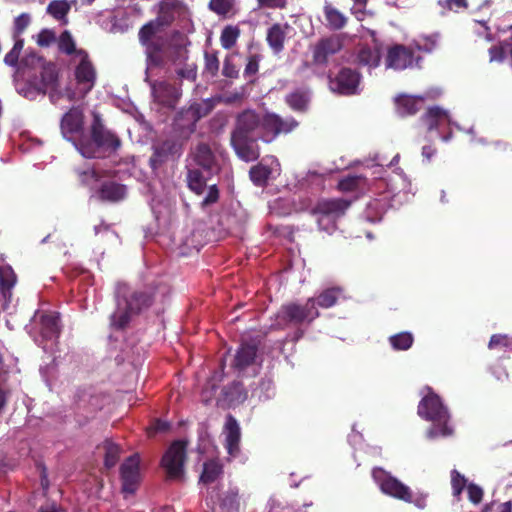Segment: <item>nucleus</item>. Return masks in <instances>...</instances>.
Here are the masks:
<instances>
[{
    "label": "nucleus",
    "instance_id": "1",
    "mask_svg": "<svg viewBox=\"0 0 512 512\" xmlns=\"http://www.w3.org/2000/svg\"><path fill=\"white\" fill-rule=\"evenodd\" d=\"M299 126L292 116L282 118L272 112L260 114L253 109L238 113L230 134V144L238 158L252 162L259 158L258 140L273 142L281 134H289Z\"/></svg>",
    "mask_w": 512,
    "mask_h": 512
},
{
    "label": "nucleus",
    "instance_id": "2",
    "mask_svg": "<svg viewBox=\"0 0 512 512\" xmlns=\"http://www.w3.org/2000/svg\"><path fill=\"white\" fill-rule=\"evenodd\" d=\"M91 137L81 136L74 141L76 149L85 158H103L105 152L114 153L121 146L120 138L106 129L99 114H93L90 127Z\"/></svg>",
    "mask_w": 512,
    "mask_h": 512
},
{
    "label": "nucleus",
    "instance_id": "3",
    "mask_svg": "<svg viewBox=\"0 0 512 512\" xmlns=\"http://www.w3.org/2000/svg\"><path fill=\"white\" fill-rule=\"evenodd\" d=\"M427 394L420 400L417 408L418 415L432 423L426 435L429 439L448 437L453 434V428L449 425L450 414L443 405L441 398L432 390L426 387Z\"/></svg>",
    "mask_w": 512,
    "mask_h": 512
},
{
    "label": "nucleus",
    "instance_id": "4",
    "mask_svg": "<svg viewBox=\"0 0 512 512\" xmlns=\"http://www.w3.org/2000/svg\"><path fill=\"white\" fill-rule=\"evenodd\" d=\"M215 108L213 98L193 102L188 107L181 108L173 119V130L184 140L196 131L197 122L209 115Z\"/></svg>",
    "mask_w": 512,
    "mask_h": 512
},
{
    "label": "nucleus",
    "instance_id": "5",
    "mask_svg": "<svg viewBox=\"0 0 512 512\" xmlns=\"http://www.w3.org/2000/svg\"><path fill=\"white\" fill-rule=\"evenodd\" d=\"M350 205L351 201L344 198L324 199L318 201L311 212L319 229L331 234L337 228V220L345 214Z\"/></svg>",
    "mask_w": 512,
    "mask_h": 512
},
{
    "label": "nucleus",
    "instance_id": "6",
    "mask_svg": "<svg viewBox=\"0 0 512 512\" xmlns=\"http://www.w3.org/2000/svg\"><path fill=\"white\" fill-rule=\"evenodd\" d=\"M150 66L161 67L167 60L172 62L186 58L187 51L181 45H171L163 37H157L143 45Z\"/></svg>",
    "mask_w": 512,
    "mask_h": 512
},
{
    "label": "nucleus",
    "instance_id": "7",
    "mask_svg": "<svg viewBox=\"0 0 512 512\" xmlns=\"http://www.w3.org/2000/svg\"><path fill=\"white\" fill-rule=\"evenodd\" d=\"M187 460V442L183 440L173 441L161 459L167 478L180 480L184 476V465Z\"/></svg>",
    "mask_w": 512,
    "mask_h": 512
},
{
    "label": "nucleus",
    "instance_id": "8",
    "mask_svg": "<svg viewBox=\"0 0 512 512\" xmlns=\"http://www.w3.org/2000/svg\"><path fill=\"white\" fill-rule=\"evenodd\" d=\"M372 477L384 494L404 502L411 500V489L384 469L375 467Z\"/></svg>",
    "mask_w": 512,
    "mask_h": 512
},
{
    "label": "nucleus",
    "instance_id": "9",
    "mask_svg": "<svg viewBox=\"0 0 512 512\" xmlns=\"http://www.w3.org/2000/svg\"><path fill=\"white\" fill-rule=\"evenodd\" d=\"M280 313V317L283 321L295 325L302 324L305 321L310 323L320 315L318 309L315 307L314 297L309 298L304 305L297 303L283 305Z\"/></svg>",
    "mask_w": 512,
    "mask_h": 512
},
{
    "label": "nucleus",
    "instance_id": "10",
    "mask_svg": "<svg viewBox=\"0 0 512 512\" xmlns=\"http://www.w3.org/2000/svg\"><path fill=\"white\" fill-rule=\"evenodd\" d=\"M421 56H416L412 47L395 44L390 47L386 55V66L394 70H404L414 65L421 68Z\"/></svg>",
    "mask_w": 512,
    "mask_h": 512
},
{
    "label": "nucleus",
    "instance_id": "11",
    "mask_svg": "<svg viewBox=\"0 0 512 512\" xmlns=\"http://www.w3.org/2000/svg\"><path fill=\"white\" fill-rule=\"evenodd\" d=\"M77 56L80 57V62L75 67L74 76L82 96H85L95 86L97 72L87 51L80 49L77 51Z\"/></svg>",
    "mask_w": 512,
    "mask_h": 512
},
{
    "label": "nucleus",
    "instance_id": "12",
    "mask_svg": "<svg viewBox=\"0 0 512 512\" xmlns=\"http://www.w3.org/2000/svg\"><path fill=\"white\" fill-rule=\"evenodd\" d=\"M183 152V143L176 139H166L153 146V153L149 159L153 170L160 168L170 160L178 159Z\"/></svg>",
    "mask_w": 512,
    "mask_h": 512
},
{
    "label": "nucleus",
    "instance_id": "13",
    "mask_svg": "<svg viewBox=\"0 0 512 512\" xmlns=\"http://www.w3.org/2000/svg\"><path fill=\"white\" fill-rule=\"evenodd\" d=\"M360 74L351 68H342L334 77L329 76V88L340 95H353L357 93L360 83Z\"/></svg>",
    "mask_w": 512,
    "mask_h": 512
},
{
    "label": "nucleus",
    "instance_id": "14",
    "mask_svg": "<svg viewBox=\"0 0 512 512\" xmlns=\"http://www.w3.org/2000/svg\"><path fill=\"white\" fill-rule=\"evenodd\" d=\"M342 49V42L338 36L322 38L313 47L312 61L317 66L327 65L329 58Z\"/></svg>",
    "mask_w": 512,
    "mask_h": 512
},
{
    "label": "nucleus",
    "instance_id": "15",
    "mask_svg": "<svg viewBox=\"0 0 512 512\" xmlns=\"http://www.w3.org/2000/svg\"><path fill=\"white\" fill-rule=\"evenodd\" d=\"M140 460L138 455L128 457L120 467L122 490L126 493H134L140 481Z\"/></svg>",
    "mask_w": 512,
    "mask_h": 512
},
{
    "label": "nucleus",
    "instance_id": "16",
    "mask_svg": "<svg viewBox=\"0 0 512 512\" xmlns=\"http://www.w3.org/2000/svg\"><path fill=\"white\" fill-rule=\"evenodd\" d=\"M154 99L160 105L167 108H175L182 96L179 86L166 81L156 82L152 85Z\"/></svg>",
    "mask_w": 512,
    "mask_h": 512
},
{
    "label": "nucleus",
    "instance_id": "17",
    "mask_svg": "<svg viewBox=\"0 0 512 512\" xmlns=\"http://www.w3.org/2000/svg\"><path fill=\"white\" fill-rule=\"evenodd\" d=\"M156 287L145 286L141 289L134 290L129 296H125V303L134 314L149 309L155 302Z\"/></svg>",
    "mask_w": 512,
    "mask_h": 512
},
{
    "label": "nucleus",
    "instance_id": "18",
    "mask_svg": "<svg viewBox=\"0 0 512 512\" xmlns=\"http://www.w3.org/2000/svg\"><path fill=\"white\" fill-rule=\"evenodd\" d=\"M84 115L80 107H72L61 119V131L64 137L70 139L83 131Z\"/></svg>",
    "mask_w": 512,
    "mask_h": 512
},
{
    "label": "nucleus",
    "instance_id": "19",
    "mask_svg": "<svg viewBox=\"0 0 512 512\" xmlns=\"http://www.w3.org/2000/svg\"><path fill=\"white\" fill-rule=\"evenodd\" d=\"M241 432L237 420L228 415L225 423V448L229 455L236 456L240 451Z\"/></svg>",
    "mask_w": 512,
    "mask_h": 512
},
{
    "label": "nucleus",
    "instance_id": "20",
    "mask_svg": "<svg viewBox=\"0 0 512 512\" xmlns=\"http://www.w3.org/2000/svg\"><path fill=\"white\" fill-rule=\"evenodd\" d=\"M258 347L253 343H241L238 347L232 367L241 371L252 365L257 356Z\"/></svg>",
    "mask_w": 512,
    "mask_h": 512
},
{
    "label": "nucleus",
    "instance_id": "21",
    "mask_svg": "<svg viewBox=\"0 0 512 512\" xmlns=\"http://www.w3.org/2000/svg\"><path fill=\"white\" fill-rule=\"evenodd\" d=\"M311 91L307 87L296 88L285 96V103L295 112L304 113L308 110Z\"/></svg>",
    "mask_w": 512,
    "mask_h": 512
},
{
    "label": "nucleus",
    "instance_id": "22",
    "mask_svg": "<svg viewBox=\"0 0 512 512\" xmlns=\"http://www.w3.org/2000/svg\"><path fill=\"white\" fill-rule=\"evenodd\" d=\"M126 186L115 181H105L98 189V196L102 201L119 202L126 197Z\"/></svg>",
    "mask_w": 512,
    "mask_h": 512
},
{
    "label": "nucleus",
    "instance_id": "23",
    "mask_svg": "<svg viewBox=\"0 0 512 512\" xmlns=\"http://www.w3.org/2000/svg\"><path fill=\"white\" fill-rule=\"evenodd\" d=\"M192 155L195 163L204 170L212 171L216 165L215 155L207 143H198L195 146Z\"/></svg>",
    "mask_w": 512,
    "mask_h": 512
},
{
    "label": "nucleus",
    "instance_id": "24",
    "mask_svg": "<svg viewBox=\"0 0 512 512\" xmlns=\"http://www.w3.org/2000/svg\"><path fill=\"white\" fill-rule=\"evenodd\" d=\"M323 13L326 26L332 31L341 30L347 25L348 18L328 1L324 3Z\"/></svg>",
    "mask_w": 512,
    "mask_h": 512
},
{
    "label": "nucleus",
    "instance_id": "25",
    "mask_svg": "<svg viewBox=\"0 0 512 512\" xmlns=\"http://www.w3.org/2000/svg\"><path fill=\"white\" fill-rule=\"evenodd\" d=\"M423 101L422 97L401 95L395 100L397 113L402 117L414 115L422 108Z\"/></svg>",
    "mask_w": 512,
    "mask_h": 512
},
{
    "label": "nucleus",
    "instance_id": "26",
    "mask_svg": "<svg viewBox=\"0 0 512 512\" xmlns=\"http://www.w3.org/2000/svg\"><path fill=\"white\" fill-rule=\"evenodd\" d=\"M422 123L426 126L427 130L438 129L449 123V116L447 111L439 107H431L421 117Z\"/></svg>",
    "mask_w": 512,
    "mask_h": 512
},
{
    "label": "nucleus",
    "instance_id": "27",
    "mask_svg": "<svg viewBox=\"0 0 512 512\" xmlns=\"http://www.w3.org/2000/svg\"><path fill=\"white\" fill-rule=\"evenodd\" d=\"M288 27L289 26L287 24L281 25L279 23H275L268 29L266 40L270 48L275 53H279L284 49L286 39L285 29Z\"/></svg>",
    "mask_w": 512,
    "mask_h": 512
},
{
    "label": "nucleus",
    "instance_id": "28",
    "mask_svg": "<svg viewBox=\"0 0 512 512\" xmlns=\"http://www.w3.org/2000/svg\"><path fill=\"white\" fill-rule=\"evenodd\" d=\"M60 318L58 313L51 312L41 316V334L46 339L58 337L60 334Z\"/></svg>",
    "mask_w": 512,
    "mask_h": 512
},
{
    "label": "nucleus",
    "instance_id": "29",
    "mask_svg": "<svg viewBox=\"0 0 512 512\" xmlns=\"http://www.w3.org/2000/svg\"><path fill=\"white\" fill-rule=\"evenodd\" d=\"M344 297V289L342 287H331L323 290L315 297V307L324 309L331 308L337 304L340 298Z\"/></svg>",
    "mask_w": 512,
    "mask_h": 512
},
{
    "label": "nucleus",
    "instance_id": "30",
    "mask_svg": "<svg viewBox=\"0 0 512 512\" xmlns=\"http://www.w3.org/2000/svg\"><path fill=\"white\" fill-rule=\"evenodd\" d=\"M355 63L369 68L377 67L380 63V53L377 49L362 46L356 54Z\"/></svg>",
    "mask_w": 512,
    "mask_h": 512
},
{
    "label": "nucleus",
    "instance_id": "31",
    "mask_svg": "<svg viewBox=\"0 0 512 512\" xmlns=\"http://www.w3.org/2000/svg\"><path fill=\"white\" fill-rule=\"evenodd\" d=\"M178 7L177 2H163L160 4L158 16L154 19L158 26L162 29L163 27L170 26L175 19V10Z\"/></svg>",
    "mask_w": 512,
    "mask_h": 512
},
{
    "label": "nucleus",
    "instance_id": "32",
    "mask_svg": "<svg viewBox=\"0 0 512 512\" xmlns=\"http://www.w3.org/2000/svg\"><path fill=\"white\" fill-rule=\"evenodd\" d=\"M132 315L135 314L129 309L128 304L124 308L118 307L110 316V326L115 330H124L128 327Z\"/></svg>",
    "mask_w": 512,
    "mask_h": 512
},
{
    "label": "nucleus",
    "instance_id": "33",
    "mask_svg": "<svg viewBox=\"0 0 512 512\" xmlns=\"http://www.w3.org/2000/svg\"><path fill=\"white\" fill-rule=\"evenodd\" d=\"M16 283V275L13 269L6 265L0 266V291L5 299L11 297V289Z\"/></svg>",
    "mask_w": 512,
    "mask_h": 512
},
{
    "label": "nucleus",
    "instance_id": "34",
    "mask_svg": "<svg viewBox=\"0 0 512 512\" xmlns=\"http://www.w3.org/2000/svg\"><path fill=\"white\" fill-rule=\"evenodd\" d=\"M223 473L222 465L216 460H209L204 463L203 471L200 480L204 484H211L215 482Z\"/></svg>",
    "mask_w": 512,
    "mask_h": 512
},
{
    "label": "nucleus",
    "instance_id": "35",
    "mask_svg": "<svg viewBox=\"0 0 512 512\" xmlns=\"http://www.w3.org/2000/svg\"><path fill=\"white\" fill-rule=\"evenodd\" d=\"M271 173V168L262 164L254 165L249 170L251 181L258 187H265L267 185Z\"/></svg>",
    "mask_w": 512,
    "mask_h": 512
},
{
    "label": "nucleus",
    "instance_id": "36",
    "mask_svg": "<svg viewBox=\"0 0 512 512\" xmlns=\"http://www.w3.org/2000/svg\"><path fill=\"white\" fill-rule=\"evenodd\" d=\"M220 508L224 512H238L240 508V496L238 490L229 489L220 498Z\"/></svg>",
    "mask_w": 512,
    "mask_h": 512
},
{
    "label": "nucleus",
    "instance_id": "37",
    "mask_svg": "<svg viewBox=\"0 0 512 512\" xmlns=\"http://www.w3.org/2000/svg\"><path fill=\"white\" fill-rule=\"evenodd\" d=\"M103 448L105 450L104 465L106 468L110 469L118 463L121 454V447L111 440L106 439L103 442Z\"/></svg>",
    "mask_w": 512,
    "mask_h": 512
},
{
    "label": "nucleus",
    "instance_id": "38",
    "mask_svg": "<svg viewBox=\"0 0 512 512\" xmlns=\"http://www.w3.org/2000/svg\"><path fill=\"white\" fill-rule=\"evenodd\" d=\"M188 187L198 195H201L206 187V180L198 169H190L187 172Z\"/></svg>",
    "mask_w": 512,
    "mask_h": 512
},
{
    "label": "nucleus",
    "instance_id": "39",
    "mask_svg": "<svg viewBox=\"0 0 512 512\" xmlns=\"http://www.w3.org/2000/svg\"><path fill=\"white\" fill-rule=\"evenodd\" d=\"M439 46V35L432 34L429 36L420 37L414 41V48L418 52L432 53Z\"/></svg>",
    "mask_w": 512,
    "mask_h": 512
},
{
    "label": "nucleus",
    "instance_id": "40",
    "mask_svg": "<svg viewBox=\"0 0 512 512\" xmlns=\"http://www.w3.org/2000/svg\"><path fill=\"white\" fill-rule=\"evenodd\" d=\"M366 178L361 175H348L338 182V189L342 192L356 191L365 184Z\"/></svg>",
    "mask_w": 512,
    "mask_h": 512
},
{
    "label": "nucleus",
    "instance_id": "41",
    "mask_svg": "<svg viewBox=\"0 0 512 512\" xmlns=\"http://www.w3.org/2000/svg\"><path fill=\"white\" fill-rule=\"evenodd\" d=\"M240 36V29L237 26H226L220 36V42L224 49L229 50L233 48Z\"/></svg>",
    "mask_w": 512,
    "mask_h": 512
},
{
    "label": "nucleus",
    "instance_id": "42",
    "mask_svg": "<svg viewBox=\"0 0 512 512\" xmlns=\"http://www.w3.org/2000/svg\"><path fill=\"white\" fill-rule=\"evenodd\" d=\"M438 6L442 9V14L447 12L461 13L468 9V0H437Z\"/></svg>",
    "mask_w": 512,
    "mask_h": 512
},
{
    "label": "nucleus",
    "instance_id": "43",
    "mask_svg": "<svg viewBox=\"0 0 512 512\" xmlns=\"http://www.w3.org/2000/svg\"><path fill=\"white\" fill-rule=\"evenodd\" d=\"M58 49L62 53L66 55L75 54L77 56V51L80 49L76 48L75 41L68 30H65L61 33L58 39Z\"/></svg>",
    "mask_w": 512,
    "mask_h": 512
},
{
    "label": "nucleus",
    "instance_id": "44",
    "mask_svg": "<svg viewBox=\"0 0 512 512\" xmlns=\"http://www.w3.org/2000/svg\"><path fill=\"white\" fill-rule=\"evenodd\" d=\"M413 335L409 332H400L390 336L389 342L395 350H407L413 344Z\"/></svg>",
    "mask_w": 512,
    "mask_h": 512
},
{
    "label": "nucleus",
    "instance_id": "45",
    "mask_svg": "<svg viewBox=\"0 0 512 512\" xmlns=\"http://www.w3.org/2000/svg\"><path fill=\"white\" fill-rule=\"evenodd\" d=\"M234 0H210L209 9L221 17L233 14Z\"/></svg>",
    "mask_w": 512,
    "mask_h": 512
},
{
    "label": "nucleus",
    "instance_id": "46",
    "mask_svg": "<svg viewBox=\"0 0 512 512\" xmlns=\"http://www.w3.org/2000/svg\"><path fill=\"white\" fill-rule=\"evenodd\" d=\"M69 11L70 4L66 0H53L47 7V12L57 20L65 18Z\"/></svg>",
    "mask_w": 512,
    "mask_h": 512
},
{
    "label": "nucleus",
    "instance_id": "47",
    "mask_svg": "<svg viewBox=\"0 0 512 512\" xmlns=\"http://www.w3.org/2000/svg\"><path fill=\"white\" fill-rule=\"evenodd\" d=\"M160 30L161 28L154 20H151L148 23L144 24L140 28L138 33L140 43L144 45L147 42L156 39L155 36Z\"/></svg>",
    "mask_w": 512,
    "mask_h": 512
},
{
    "label": "nucleus",
    "instance_id": "48",
    "mask_svg": "<svg viewBox=\"0 0 512 512\" xmlns=\"http://www.w3.org/2000/svg\"><path fill=\"white\" fill-rule=\"evenodd\" d=\"M23 46L24 40L21 38L16 39L13 48L4 57L5 64L12 67L16 66Z\"/></svg>",
    "mask_w": 512,
    "mask_h": 512
},
{
    "label": "nucleus",
    "instance_id": "49",
    "mask_svg": "<svg viewBox=\"0 0 512 512\" xmlns=\"http://www.w3.org/2000/svg\"><path fill=\"white\" fill-rule=\"evenodd\" d=\"M512 347V337L507 334H493L490 337L488 348L498 349V348H510Z\"/></svg>",
    "mask_w": 512,
    "mask_h": 512
},
{
    "label": "nucleus",
    "instance_id": "50",
    "mask_svg": "<svg viewBox=\"0 0 512 512\" xmlns=\"http://www.w3.org/2000/svg\"><path fill=\"white\" fill-rule=\"evenodd\" d=\"M467 479L457 470L451 472V486L454 496H459L465 488Z\"/></svg>",
    "mask_w": 512,
    "mask_h": 512
},
{
    "label": "nucleus",
    "instance_id": "51",
    "mask_svg": "<svg viewBox=\"0 0 512 512\" xmlns=\"http://www.w3.org/2000/svg\"><path fill=\"white\" fill-rule=\"evenodd\" d=\"M31 22V17L28 13H22L14 20V37H19Z\"/></svg>",
    "mask_w": 512,
    "mask_h": 512
},
{
    "label": "nucleus",
    "instance_id": "52",
    "mask_svg": "<svg viewBox=\"0 0 512 512\" xmlns=\"http://www.w3.org/2000/svg\"><path fill=\"white\" fill-rule=\"evenodd\" d=\"M467 493H468V499L473 504H479L482 501L483 498V489L474 484L470 483L467 485Z\"/></svg>",
    "mask_w": 512,
    "mask_h": 512
},
{
    "label": "nucleus",
    "instance_id": "53",
    "mask_svg": "<svg viewBox=\"0 0 512 512\" xmlns=\"http://www.w3.org/2000/svg\"><path fill=\"white\" fill-rule=\"evenodd\" d=\"M205 69L212 76H215L219 71V60L216 54L206 53L205 54Z\"/></svg>",
    "mask_w": 512,
    "mask_h": 512
},
{
    "label": "nucleus",
    "instance_id": "54",
    "mask_svg": "<svg viewBox=\"0 0 512 512\" xmlns=\"http://www.w3.org/2000/svg\"><path fill=\"white\" fill-rule=\"evenodd\" d=\"M259 8L265 9H286L288 0H256Z\"/></svg>",
    "mask_w": 512,
    "mask_h": 512
},
{
    "label": "nucleus",
    "instance_id": "55",
    "mask_svg": "<svg viewBox=\"0 0 512 512\" xmlns=\"http://www.w3.org/2000/svg\"><path fill=\"white\" fill-rule=\"evenodd\" d=\"M170 423L165 420L155 419L152 425L148 428L149 436H153L156 433H165L170 430Z\"/></svg>",
    "mask_w": 512,
    "mask_h": 512
},
{
    "label": "nucleus",
    "instance_id": "56",
    "mask_svg": "<svg viewBox=\"0 0 512 512\" xmlns=\"http://www.w3.org/2000/svg\"><path fill=\"white\" fill-rule=\"evenodd\" d=\"M56 39L55 33L49 29H43L39 32L37 44L41 47H48Z\"/></svg>",
    "mask_w": 512,
    "mask_h": 512
},
{
    "label": "nucleus",
    "instance_id": "57",
    "mask_svg": "<svg viewBox=\"0 0 512 512\" xmlns=\"http://www.w3.org/2000/svg\"><path fill=\"white\" fill-rule=\"evenodd\" d=\"M42 82L47 86H52L58 81V73L54 67H45L41 73Z\"/></svg>",
    "mask_w": 512,
    "mask_h": 512
},
{
    "label": "nucleus",
    "instance_id": "58",
    "mask_svg": "<svg viewBox=\"0 0 512 512\" xmlns=\"http://www.w3.org/2000/svg\"><path fill=\"white\" fill-rule=\"evenodd\" d=\"M427 496L428 495L426 493L418 492L416 494H413V492L411 491V500L408 501L407 503H412L417 508L424 509L427 506Z\"/></svg>",
    "mask_w": 512,
    "mask_h": 512
},
{
    "label": "nucleus",
    "instance_id": "59",
    "mask_svg": "<svg viewBox=\"0 0 512 512\" xmlns=\"http://www.w3.org/2000/svg\"><path fill=\"white\" fill-rule=\"evenodd\" d=\"M259 63L257 56L252 55L248 58V62L244 69V75L245 76H252L255 75L258 72Z\"/></svg>",
    "mask_w": 512,
    "mask_h": 512
},
{
    "label": "nucleus",
    "instance_id": "60",
    "mask_svg": "<svg viewBox=\"0 0 512 512\" xmlns=\"http://www.w3.org/2000/svg\"><path fill=\"white\" fill-rule=\"evenodd\" d=\"M222 73L225 77L228 78H237L238 77V69L232 63L229 58H226L223 65Z\"/></svg>",
    "mask_w": 512,
    "mask_h": 512
},
{
    "label": "nucleus",
    "instance_id": "61",
    "mask_svg": "<svg viewBox=\"0 0 512 512\" xmlns=\"http://www.w3.org/2000/svg\"><path fill=\"white\" fill-rule=\"evenodd\" d=\"M219 199V191L216 185L209 187V191L203 200V205L207 206L216 203Z\"/></svg>",
    "mask_w": 512,
    "mask_h": 512
},
{
    "label": "nucleus",
    "instance_id": "62",
    "mask_svg": "<svg viewBox=\"0 0 512 512\" xmlns=\"http://www.w3.org/2000/svg\"><path fill=\"white\" fill-rule=\"evenodd\" d=\"M490 61L501 62L504 59V51L502 47L494 45L489 48Z\"/></svg>",
    "mask_w": 512,
    "mask_h": 512
},
{
    "label": "nucleus",
    "instance_id": "63",
    "mask_svg": "<svg viewBox=\"0 0 512 512\" xmlns=\"http://www.w3.org/2000/svg\"><path fill=\"white\" fill-rule=\"evenodd\" d=\"M196 69L195 68H186V69H179L177 71V75L180 78L195 80L196 79Z\"/></svg>",
    "mask_w": 512,
    "mask_h": 512
},
{
    "label": "nucleus",
    "instance_id": "64",
    "mask_svg": "<svg viewBox=\"0 0 512 512\" xmlns=\"http://www.w3.org/2000/svg\"><path fill=\"white\" fill-rule=\"evenodd\" d=\"M435 154H436V149L433 146H431V145L423 146V148H422V156L427 161H430Z\"/></svg>",
    "mask_w": 512,
    "mask_h": 512
}]
</instances>
